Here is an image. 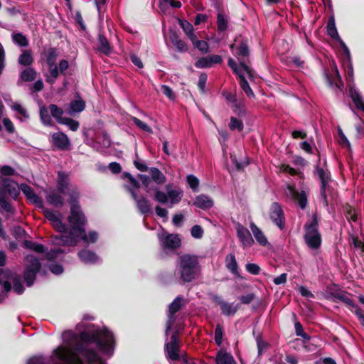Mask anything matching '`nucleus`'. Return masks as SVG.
<instances>
[{
    "label": "nucleus",
    "instance_id": "1a4fd4ad",
    "mask_svg": "<svg viewBox=\"0 0 364 364\" xmlns=\"http://www.w3.org/2000/svg\"><path fill=\"white\" fill-rule=\"evenodd\" d=\"M70 183L68 176L63 172H58V190L64 195H69L70 204L71 205L72 198L75 199V204H77V199L79 198V192L75 188H69Z\"/></svg>",
    "mask_w": 364,
    "mask_h": 364
},
{
    "label": "nucleus",
    "instance_id": "864d4df0",
    "mask_svg": "<svg viewBox=\"0 0 364 364\" xmlns=\"http://www.w3.org/2000/svg\"><path fill=\"white\" fill-rule=\"evenodd\" d=\"M11 108L19 114L22 115L26 119L29 118V114L27 113L26 109H24V107L20 104L15 102L13 105L11 106Z\"/></svg>",
    "mask_w": 364,
    "mask_h": 364
},
{
    "label": "nucleus",
    "instance_id": "3c124183",
    "mask_svg": "<svg viewBox=\"0 0 364 364\" xmlns=\"http://www.w3.org/2000/svg\"><path fill=\"white\" fill-rule=\"evenodd\" d=\"M223 328L221 325L218 324L215 331V341L218 346H221L223 342Z\"/></svg>",
    "mask_w": 364,
    "mask_h": 364
},
{
    "label": "nucleus",
    "instance_id": "9d476101",
    "mask_svg": "<svg viewBox=\"0 0 364 364\" xmlns=\"http://www.w3.org/2000/svg\"><path fill=\"white\" fill-rule=\"evenodd\" d=\"M183 304V299L181 296H177L175 300L168 306V320L166 322V335L168 336V331L175 322V313L178 312Z\"/></svg>",
    "mask_w": 364,
    "mask_h": 364
},
{
    "label": "nucleus",
    "instance_id": "39448f33",
    "mask_svg": "<svg viewBox=\"0 0 364 364\" xmlns=\"http://www.w3.org/2000/svg\"><path fill=\"white\" fill-rule=\"evenodd\" d=\"M304 241L307 247L312 250H318L321 244V235L318 231V219L314 214L309 222L305 224Z\"/></svg>",
    "mask_w": 364,
    "mask_h": 364
},
{
    "label": "nucleus",
    "instance_id": "a211bd4d",
    "mask_svg": "<svg viewBox=\"0 0 364 364\" xmlns=\"http://www.w3.org/2000/svg\"><path fill=\"white\" fill-rule=\"evenodd\" d=\"M178 338L176 334L171 336L170 342L166 344V353L167 358L176 360L179 358Z\"/></svg>",
    "mask_w": 364,
    "mask_h": 364
},
{
    "label": "nucleus",
    "instance_id": "774afa93",
    "mask_svg": "<svg viewBox=\"0 0 364 364\" xmlns=\"http://www.w3.org/2000/svg\"><path fill=\"white\" fill-rule=\"evenodd\" d=\"M173 43L176 47L178 51L184 52L186 50V45L182 40H178L177 38L173 39Z\"/></svg>",
    "mask_w": 364,
    "mask_h": 364
},
{
    "label": "nucleus",
    "instance_id": "72a5a7b5",
    "mask_svg": "<svg viewBox=\"0 0 364 364\" xmlns=\"http://www.w3.org/2000/svg\"><path fill=\"white\" fill-rule=\"evenodd\" d=\"M327 33L328 36H330L331 38L336 39L337 41L341 39V38L339 37L336 27V22L335 18L333 16H331L327 23Z\"/></svg>",
    "mask_w": 364,
    "mask_h": 364
},
{
    "label": "nucleus",
    "instance_id": "4be33fe9",
    "mask_svg": "<svg viewBox=\"0 0 364 364\" xmlns=\"http://www.w3.org/2000/svg\"><path fill=\"white\" fill-rule=\"evenodd\" d=\"M214 300L220 306L222 314L227 316H230L235 314V313H237L238 310L237 305H234V304L232 303H228L220 299V297L218 296H215Z\"/></svg>",
    "mask_w": 364,
    "mask_h": 364
},
{
    "label": "nucleus",
    "instance_id": "58836bf2",
    "mask_svg": "<svg viewBox=\"0 0 364 364\" xmlns=\"http://www.w3.org/2000/svg\"><path fill=\"white\" fill-rule=\"evenodd\" d=\"M11 38L14 43L20 47H26L29 45L27 38L21 33H14Z\"/></svg>",
    "mask_w": 364,
    "mask_h": 364
},
{
    "label": "nucleus",
    "instance_id": "4d7b16f0",
    "mask_svg": "<svg viewBox=\"0 0 364 364\" xmlns=\"http://www.w3.org/2000/svg\"><path fill=\"white\" fill-rule=\"evenodd\" d=\"M246 269L249 273L253 275L259 274V271H261V269L256 263H247L246 264Z\"/></svg>",
    "mask_w": 364,
    "mask_h": 364
},
{
    "label": "nucleus",
    "instance_id": "c03bdc74",
    "mask_svg": "<svg viewBox=\"0 0 364 364\" xmlns=\"http://www.w3.org/2000/svg\"><path fill=\"white\" fill-rule=\"evenodd\" d=\"M193 45L195 48H198L200 52L202 53H206L208 52V44L205 41H198L197 40V36L195 37L193 41H191Z\"/></svg>",
    "mask_w": 364,
    "mask_h": 364
},
{
    "label": "nucleus",
    "instance_id": "c9c22d12",
    "mask_svg": "<svg viewBox=\"0 0 364 364\" xmlns=\"http://www.w3.org/2000/svg\"><path fill=\"white\" fill-rule=\"evenodd\" d=\"M37 75L33 68L28 67L20 73V79L23 82H32L36 79Z\"/></svg>",
    "mask_w": 364,
    "mask_h": 364
},
{
    "label": "nucleus",
    "instance_id": "7c9ffc66",
    "mask_svg": "<svg viewBox=\"0 0 364 364\" xmlns=\"http://www.w3.org/2000/svg\"><path fill=\"white\" fill-rule=\"evenodd\" d=\"M334 297L337 299L341 301L344 304H346L347 306H349L352 308V311L353 312L355 310V308H359L355 304H354V302L353 299L350 298V294H347L345 291H338L334 294Z\"/></svg>",
    "mask_w": 364,
    "mask_h": 364
},
{
    "label": "nucleus",
    "instance_id": "e433bc0d",
    "mask_svg": "<svg viewBox=\"0 0 364 364\" xmlns=\"http://www.w3.org/2000/svg\"><path fill=\"white\" fill-rule=\"evenodd\" d=\"M178 23L179 26H181L187 37H188L191 41H193L195 39L196 35L194 34L192 24L186 20H179Z\"/></svg>",
    "mask_w": 364,
    "mask_h": 364
},
{
    "label": "nucleus",
    "instance_id": "20e7f679",
    "mask_svg": "<svg viewBox=\"0 0 364 364\" xmlns=\"http://www.w3.org/2000/svg\"><path fill=\"white\" fill-rule=\"evenodd\" d=\"M2 188L0 189V206L3 210L13 213L14 209L6 198L5 192H7L11 198L16 199L19 195L20 185L9 178L1 179Z\"/></svg>",
    "mask_w": 364,
    "mask_h": 364
},
{
    "label": "nucleus",
    "instance_id": "e2e57ef3",
    "mask_svg": "<svg viewBox=\"0 0 364 364\" xmlns=\"http://www.w3.org/2000/svg\"><path fill=\"white\" fill-rule=\"evenodd\" d=\"M161 89L164 95L167 96V97L170 100H174L175 95L172 89H171L167 85H162Z\"/></svg>",
    "mask_w": 364,
    "mask_h": 364
},
{
    "label": "nucleus",
    "instance_id": "473e14b6",
    "mask_svg": "<svg viewBox=\"0 0 364 364\" xmlns=\"http://www.w3.org/2000/svg\"><path fill=\"white\" fill-rule=\"evenodd\" d=\"M85 109V102L82 100L78 99L73 100L70 102L69 109L67 113L73 115L74 113H78L83 111Z\"/></svg>",
    "mask_w": 364,
    "mask_h": 364
},
{
    "label": "nucleus",
    "instance_id": "423d86ee",
    "mask_svg": "<svg viewBox=\"0 0 364 364\" xmlns=\"http://www.w3.org/2000/svg\"><path fill=\"white\" fill-rule=\"evenodd\" d=\"M154 198L161 204L168 205L171 207L178 204L183 197V191L178 188H173L170 184L166 186V192L160 191L158 188H154Z\"/></svg>",
    "mask_w": 364,
    "mask_h": 364
},
{
    "label": "nucleus",
    "instance_id": "a19ab883",
    "mask_svg": "<svg viewBox=\"0 0 364 364\" xmlns=\"http://www.w3.org/2000/svg\"><path fill=\"white\" fill-rule=\"evenodd\" d=\"M48 110H49L51 116L55 117V119H56L58 123L59 122L60 119L65 118L64 117H63V113H64L63 109L61 108H59L55 104L50 105L48 107Z\"/></svg>",
    "mask_w": 364,
    "mask_h": 364
},
{
    "label": "nucleus",
    "instance_id": "69168bd1",
    "mask_svg": "<svg viewBox=\"0 0 364 364\" xmlns=\"http://www.w3.org/2000/svg\"><path fill=\"white\" fill-rule=\"evenodd\" d=\"M0 172L2 176H14L15 174V169L9 166H3Z\"/></svg>",
    "mask_w": 364,
    "mask_h": 364
},
{
    "label": "nucleus",
    "instance_id": "603ef678",
    "mask_svg": "<svg viewBox=\"0 0 364 364\" xmlns=\"http://www.w3.org/2000/svg\"><path fill=\"white\" fill-rule=\"evenodd\" d=\"M96 143L102 144V147H109L111 145V140L109 135L103 132L102 136L97 138Z\"/></svg>",
    "mask_w": 364,
    "mask_h": 364
},
{
    "label": "nucleus",
    "instance_id": "dca6fc26",
    "mask_svg": "<svg viewBox=\"0 0 364 364\" xmlns=\"http://www.w3.org/2000/svg\"><path fill=\"white\" fill-rule=\"evenodd\" d=\"M129 191L134 199L139 213L143 214L151 213V205L144 196H138L136 192L132 188H129Z\"/></svg>",
    "mask_w": 364,
    "mask_h": 364
},
{
    "label": "nucleus",
    "instance_id": "2eb2a0df",
    "mask_svg": "<svg viewBox=\"0 0 364 364\" xmlns=\"http://www.w3.org/2000/svg\"><path fill=\"white\" fill-rule=\"evenodd\" d=\"M270 218L275 225L282 229L285 225V217L281 205L273 203L270 208Z\"/></svg>",
    "mask_w": 364,
    "mask_h": 364
},
{
    "label": "nucleus",
    "instance_id": "de8ad7c7",
    "mask_svg": "<svg viewBox=\"0 0 364 364\" xmlns=\"http://www.w3.org/2000/svg\"><path fill=\"white\" fill-rule=\"evenodd\" d=\"M217 25L218 30L225 31L228 26V19L225 16L218 14L217 16Z\"/></svg>",
    "mask_w": 364,
    "mask_h": 364
},
{
    "label": "nucleus",
    "instance_id": "0e129e2a",
    "mask_svg": "<svg viewBox=\"0 0 364 364\" xmlns=\"http://www.w3.org/2000/svg\"><path fill=\"white\" fill-rule=\"evenodd\" d=\"M208 76L207 74H205L203 73L199 76V80H198V87L199 89L203 92L204 90L205 89V85L207 82Z\"/></svg>",
    "mask_w": 364,
    "mask_h": 364
},
{
    "label": "nucleus",
    "instance_id": "bf43d9fd",
    "mask_svg": "<svg viewBox=\"0 0 364 364\" xmlns=\"http://www.w3.org/2000/svg\"><path fill=\"white\" fill-rule=\"evenodd\" d=\"M338 136H340L341 143L343 146L347 147L348 149H350V143L348 139L346 137L343 132L342 131L341 127L338 128Z\"/></svg>",
    "mask_w": 364,
    "mask_h": 364
},
{
    "label": "nucleus",
    "instance_id": "4c0bfd02",
    "mask_svg": "<svg viewBox=\"0 0 364 364\" xmlns=\"http://www.w3.org/2000/svg\"><path fill=\"white\" fill-rule=\"evenodd\" d=\"M98 42H99V51L104 53L106 55H108L111 52V46L109 41L107 40L106 37L102 34H100L98 36Z\"/></svg>",
    "mask_w": 364,
    "mask_h": 364
},
{
    "label": "nucleus",
    "instance_id": "6e6552de",
    "mask_svg": "<svg viewBox=\"0 0 364 364\" xmlns=\"http://www.w3.org/2000/svg\"><path fill=\"white\" fill-rule=\"evenodd\" d=\"M39 260L32 255L25 258L24 280L27 286H31L36 278V274L40 270Z\"/></svg>",
    "mask_w": 364,
    "mask_h": 364
},
{
    "label": "nucleus",
    "instance_id": "5701e85b",
    "mask_svg": "<svg viewBox=\"0 0 364 364\" xmlns=\"http://www.w3.org/2000/svg\"><path fill=\"white\" fill-rule=\"evenodd\" d=\"M20 190L23 191L26 198L29 200V201L35 205L40 203L41 199L38 196L35 194L32 188L26 183L20 184Z\"/></svg>",
    "mask_w": 364,
    "mask_h": 364
},
{
    "label": "nucleus",
    "instance_id": "9b49d317",
    "mask_svg": "<svg viewBox=\"0 0 364 364\" xmlns=\"http://www.w3.org/2000/svg\"><path fill=\"white\" fill-rule=\"evenodd\" d=\"M46 218L51 223L55 230L62 235L66 234L67 227L62 222V215L59 212L46 210H44Z\"/></svg>",
    "mask_w": 364,
    "mask_h": 364
},
{
    "label": "nucleus",
    "instance_id": "412c9836",
    "mask_svg": "<svg viewBox=\"0 0 364 364\" xmlns=\"http://www.w3.org/2000/svg\"><path fill=\"white\" fill-rule=\"evenodd\" d=\"M318 175L319 176L321 188V198L322 199L323 203L328 205V199L326 196L327 184L328 183V176L326 173L325 171L322 168H318Z\"/></svg>",
    "mask_w": 364,
    "mask_h": 364
},
{
    "label": "nucleus",
    "instance_id": "0eeeda50",
    "mask_svg": "<svg viewBox=\"0 0 364 364\" xmlns=\"http://www.w3.org/2000/svg\"><path fill=\"white\" fill-rule=\"evenodd\" d=\"M228 65H229L234 73L239 76L241 89H242L249 97L254 96V92L252 91L248 82L245 79V75L249 77H252L251 70L249 66L242 60H240V64H237L232 58L228 60Z\"/></svg>",
    "mask_w": 364,
    "mask_h": 364
},
{
    "label": "nucleus",
    "instance_id": "09e8293b",
    "mask_svg": "<svg viewBox=\"0 0 364 364\" xmlns=\"http://www.w3.org/2000/svg\"><path fill=\"white\" fill-rule=\"evenodd\" d=\"M186 181L193 191H198L199 186V180L196 176L194 175H188L186 177Z\"/></svg>",
    "mask_w": 364,
    "mask_h": 364
},
{
    "label": "nucleus",
    "instance_id": "13d9d810",
    "mask_svg": "<svg viewBox=\"0 0 364 364\" xmlns=\"http://www.w3.org/2000/svg\"><path fill=\"white\" fill-rule=\"evenodd\" d=\"M2 123L4 124L6 130L10 134H13L15 132V127L13 122L8 117L3 118Z\"/></svg>",
    "mask_w": 364,
    "mask_h": 364
},
{
    "label": "nucleus",
    "instance_id": "4468645a",
    "mask_svg": "<svg viewBox=\"0 0 364 364\" xmlns=\"http://www.w3.org/2000/svg\"><path fill=\"white\" fill-rule=\"evenodd\" d=\"M50 142L53 146L59 150H66L70 146V141L63 132H58L51 135Z\"/></svg>",
    "mask_w": 364,
    "mask_h": 364
},
{
    "label": "nucleus",
    "instance_id": "ea45409f",
    "mask_svg": "<svg viewBox=\"0 0 364 364\" xmlns=\"http://www.w3.org/2000/svg\"><path fill=\"white\" fill-rule=\"evenodd\" d=\"M58 124H65L73 132L77 131V129H79V127H80V124L77 121H75L69 117H65L63 119H60Z\"/></svg>",
    "mask_w": 364,
    "mask_h": 364
},
{
    "label": "nucleus",
    "instance_id": "2f4dec72",
    "mask_svg": "<svg viewBox=\"0 0 364 364\" xmlns=\"http://www.w3.org/2000/svg\"><path fill=\"white\" fill-rule=\"evenodd\" d=\"M33 62V53L31 50H23L18 58V64L23 66H31Z\"/></svg>",
    "mask_w": 364,
    "mask_h": 364
},
{
    "label": "nucleus",
    "instance_id": "6ab92c4d",
    "mask_svg": "<svg viewBox=\"0 0 364 364\" xmlns=\"http://www.w3.org/2000/svg\"><path fill=\"white\" fill-rule=\"evenodd\" d=\"M223 62V58L220 55H213L207 57L198 58L195 66L198 68H210L215 64H220Z\"/></svg>",
    "mask_w": 364,
    "mask_h": 364
},
{
    "label": "nucleus",
    "instance_id": "8fccbe9b",
    "mask_svg": "<svg viewBox=\"0 0 364 364\" xmlns=\"http://www.w3.org/2000/svg\"><path fill=\"white\" fill-rule=\"evenodd\" d=\"M230 128L231 130H238L241 132L243 129V124L241 120L236 117H231Z\"/></svg>",
    "mask_w": 364,
    "mask_h": 364
},
{
    "label": "nucleus",
    "instance_id": "c85d7f7f",
    "mask_svg": "<svg viewBox=\"0 0 364 364\" xmlns=\"http://www.w3.org/2000/svg\"><path fill=\"white\" fill-rule=\"evenodd\" d=\"M350 95L355 107L364 112V100L358 90L351 87L350 88Z\"/></svg>",
    "mask_w": 364,
    "mask_h": 364
},
{
    "label": "nucleus",
    "instance_id": "f257e3e1",
    "mask_svg": "<svg viewBox=\"0 0 364 364\" xmlns=\"http://www.w3.org/2000/svg\"><path fill=\"white\" fill-rule=\"evenodd\" d=\"M64 346H59L54 350L55 358L65 364H82L79 355L85 357L88 364H105L94 350H88L84 345L96 343L99 350L105 355L112 356L114 350V338L107 328L82 331L80 333V340L72 331H66L63 334ZM27 364H45L43 357H32Z\"/></svg>",
    "mask_w": 364,
    "mask_h": 364
},
{
    "label": "nucleus",
    "instance_id": "c756f323",
    "mask_svg": "<svg viewBox=\"0 0 364 364\" xmlns=\"http://www.w3.org/2000/svg\"><path fill=\"white\" fill-rule=\"evenodd\" d=\"M225 262L226 268L228 269L230 272L235 275H238V264L234 254L231 253L226 255Z\"/></svg>",
    "mask_w": 364,
    "mask_h": 364
},
{
    "label": "nucleus",
    "instance_id": "052dcab7",
    "mask_svg": "<svg viewBox=\"0 0 364 364\" xmlns=\"http://www.w3.org/2000/svg\"><path fill=\"white\" fill-rule=\"evenodd\" d=\"M133 121L136 125L144 132H151V128L149 127L146 123L139 119L136 117L133 118Z\"/></svg>",
    "mask_w": 364,
    "mask_h": 364
},
{
    "label": "nucleus",
    "instance_id": "7ed1b4c3",
    "mask_svg": "<svg viewBox=\"0 0 364 364\" xmlns=\"http://www.w3.org/2000/svg\"><path fill=\"white\" fill-rule=\"evenodd\" d=\"M176 271L184 282H191L200 275L199 257L196 255H181L177 259Z\"/></svg>",
    "mask_w": 364,
    "mask_h": 364
},
{
    "label": "nucleus",
    "instance_id": "37998d69",
    "mask_svg": "<svg viewBox=\"0 0 364 364\" xmlns=\"http://www.w3.org/2000/svg\"><path fill=\"white\" fill-rule=\"evenodd\" d=\"M48 68L49 75H46V82L53 85L56 81L60 71L56 65L48 66Z\"/></svg>",
    "mask_w": 364,
    "mask_h": 364
},
{
    "label": "nucleus",
    "instance_id": "393cba45",
    "mask_svg": "<svg viewBox=\"0 0 364 364\" xmlns=\"http://www.w3.org/2000/svg\"><path fill=\"white\" fill-rule=\"evenodd\" d=\"M78 256L80 260L85 264H96L99 257L96 254L89 250H82L79 252Z\"/></svg>",
    "mask_w": 364,
    "mask_h": 364
},
{
    "label": "nucleus",
    "instance_id": "338daca9",
    "mask_svg": "<svg viewBox=\"0 0 364 364\" xmlns=\"http://www.w3.org/2000/svg\"><path fill=\"white\" fill-rule=\"evenodd\" d=\"M49 269L55 274H59L63 272V266L56 263L50 264Z\"/></svg>",
    "mask_w": 364,
    "mask_h": 364
},
{
    "label": "nucleus",
    "instance_id": "f704fd0d",
    "mask_svg": "<svg viewBox=\"0 0 364 364\" xmlns=\"http://www.w3.org/2000/svg\"><path fill=\"white\" fill-rule=\"evenodd\" d=\"M150 175L151 176V179L154 183L157 184H164L166 181V177L164 176L161 171L157 168H150Z\"/></svg>",
    "mask_w": 364,
    "mask_h": 364
},
{
    "label": "nucleus",
    "instance_id": "680f3d73",
    "mask_svg": "<svg viewBox=\"0 0 364 364\" xmlns=\"http://www.w3.org/2000/svg\"><path fill=\"white\" fill-rule=\"evenodd\" d=\"M127 176H128V178H129V183H130V186H127V190H129V188H132L134 191L136 192V191L139 188V182L136 181V179L135 178H134L130 174H127Z\"/></svg>",
    "mask_w": 364,
    "mask_h": 364
},
{
    "label": "nucleus",
    "instance_id": "f03ea898",
    "mask_svg": "<svg viewBox=\"0 0 364 364\" xmlns=\"http://www.w3.org/2000/svg\"><path fill=\"white\" fill-rule=\"evenodd\" d=\"M68 222L72 229V232L63 234L55 237V242L58 245L73 246L76 244L75 237H80L86 243H94L97 240L98 235L95 231H91L87 235L84 226L87 223V219L81 210L80 205L75 204V199L72 198L70 215Z\"/></svg>",
    "mask_w": 364,
    "mask_h": 364
},
{
    "label": "nucleus",
    "instance_id": "a878e982",
    "mask_svg": "<svg viewBox=\"0 0 364 364\" xmlns=\"http://www.w3.org/2000/svg\"><path fill=\"white\" fill-rule=\"evenodd\" d=\"M193 204L200 209L207 210L214 205V202L209 196L202 194L195 198Z\"/></svg>",
    "mask_w": 364,
    "mask_h": 364
},
{
    "label": "nucleus",
    "instance_id": "a18cd8bd",
    "mask_svg": "<svg viewBox=\"0 0 364 364\" xmlns=\"http://www.w3.org/2000/svg\"><path fill=\"white\" fill-rule=\"evenodd\" d=\"M48 109L43 107L40 109V117L43 124L50 126L52 124V119L48 114Z\"/></svg>",
    "mask_w": 364,
    "mask_h": 364
},
{
    "label": "nucleus",
    "instance_id": "aec40b11",
    "mask_svg": "<svg viewBox=\"0 0 364 364\" xmlns=\"http://www.w3.org/2000/svg\"><path fill=\"white\" fill-rule=\"evenodd\" d=\"M16 277L10 270L0 269V285L2 286L3 291L8 292L11 290V281Z\"/></svg>",
    "mask_w": 364,
    "mask_h": 364
},
{
    "label": "nucleus",
    "instance_id": "5fc2aeb1",
    "mask_svg": "<svg viewBox=\"0 0 364 364\" xmlns=\"http://www.w3.org/2000/svg\"><path fill=\"white\" fill-rule=\"evenodd\" d=\"M11 285H13L14 291L18 294H22L24 291L23 284L20 282L19 279L17 277L11 281Z\"/></svg>",
    "mask_w": 364,
    "mask_h": 364
},
{
    "label": "nucleus",
    "instance_id": "79ce46f5",
    "mask_svg": "<svg viewBox=\"0 0 364 364\" xmlns=\"http://www.w3.org/2000/svg\"><path fill=\"white\" fill-rule=\"evenodd\" d=\"M58 56V51L56 48H49L46 53V61L48 66H54L55 65L56 59Z\"/></svg>",
    "mask_w": 364,
    "mask_h": 364
},
{
    "label": "nucleus",
    "instance_id": "f3484780",
    "mask_svg": "<svg viewBox=\"0 0 364 364\" xmlns=\"http://www.w3.org/2000/svg\"><path fill=\"white\" fill-rule=\"evenodd\" d=\"M287 195L291 198L296 199L298 205L301 209H304L307 203V196L306 191L302 190L299 193L295 189L294 186L288 185Z\"/></svg>",
    "mask_w": 364,
    "mask_h": 364
},
{
    "label": "nucleus",
    "instance_id": "cd10ccee",
    "mask_svg": "<svg viewBox=\"0 0 364 364\" xmlns=\"http://www.w3.org/2000/svg\"><path fill=\"white\" fill-rule=\"evenodd\" d=\"M250 228L252 234L254 235V237L259 245L265 246L267 244V240L262 230L258 228L254 223H250Z\"/></svg>",
    "mask_w": 364,
    "mask_h": 364
},
{
    "label": "nucleus",
    "instance_id": "bb28decb",
    "mask_svg": "<svg viewBox=\"0 0 364 364\" xmlns=\"http://www.w3.org/2000/svg\"><path fill=\"white\" fill-rule=\"evenodd\" d=\"M46 199L50 205H54L55 207L63 205V196L58 193L55 189L49 190L47 192Z\"/></svg>",
    "mask_w": 364,
    "mask_h": 364
},
{
    "label": "nucleus",
    "instance_id": "6e6d98bb",
    "mask_svg": "<svg viewBox=\"0 0 364 364\" xmlns=\"http://www.w3.org/2000/svg\"><path fill=\"white\" fill-rule=\"evenodd\" d=\"M203 230L200 225H194L191 228V235L196 239H200L203 237Z\"/></svg>",
    "mask_w": 364,
    "mask_h": 364
},
{
    "label": "nucleus",
    "instance_id": "ddd939ff",
    "mask_svg": "<svg viewBox=\"0 0 364 364\" xmlns=\"http://www.w3.org/2000/svg\"><path fill=\"white\" fill-rule=\"evenodd\" d=\"M237 235L243 248H249L255 243L254 239L248 229L242 225L237 223L236 225Z\"/></svg>",
    "mask_w": 364,
    "mask_h": 364
},
{
    "label": "nucleus",
    "instance_id": "49530a36",
    "mask_svg": "<svg viewBox=\"0 0 364 364\" xmlns=\"http://www.w3.org/2000/svg\"><path fill=\"white\" fill-rule=\"evenodd\" d=\"M138 177L139 180H141L147 193H149L151 190L154 189L150 186L151 183V178H150L147 175H138Z\"/></svg>",
    "mask_w": 364,
    "mask_h": 364
},
{
    "label": "nucleus",
    "instance_id": "f8f14e48",
    "mask_svg": "<svg viewBox=\"0 0 364 364\" xmlns=\"http://www.w3.org/2000/svg\"><path fill=\"white\" fill-rule=\"evenodd\" d=\"M161 246L163 249L174 250L180 246L181 240L176 234L162 233L159 236Z\"/></svg>",
    "mask_w": 364,
    "mask_h": 364
},
{
    "label": "nucleus",
    "instance_id": "b1692460",
    "mask_svg": "<svg viewBox=\"0 0 364 364\" xmlns=\"http://www.w3.org/2000/svg\"><path fill=\"white\" fill-rule=\"evenodd\" d=\"M215 363L216 364H237L232 355L225 350H220L217 352Z\"/></svg>",
    "mask_w": 364,
    "mask_h": 364
}]
</instances>
